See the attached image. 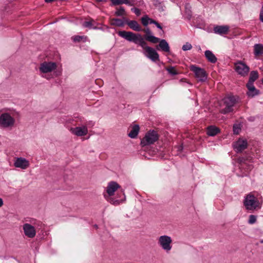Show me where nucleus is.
<instances>
[{"instance_id": "obj_1", "label": "nucleus", "mask_w": 263, "mask_h": 263, "mask_svg": "<svg viewBox=\"0 0 263 263\" xmlns=\"http://www.w3.org/2000/svg\"><path fill=\"white\" fill-rule=\"evenodd\" d=\"M118 34L127 41L133 42L141 47L143 49V53L152 61L155 62L159 60L158 53L154 48L147 45V43L140 34H136L130 31H119Z\"/></svg>"}, {"instance_id": "obj_2", "label": "nucleus", "mask_w": 263, "mask_h": 263, "mask_svg": "<svg viewBox=\"0 0 263 263\" xmlns=\"http://www.w3.org/2000/svg\"><path fill=\"white\" fill-rule=\"evenodd\" d=\"M120 187V186L116 182H109L106 188V194H104L105 199L111 204L118 205L120 204L123 200L118 199L113 197L115 192Z\"/></svg>"}, {"instance_id": "obj_3", "label": "nucleus", "mask_w": 263, "mask_h": 263, "mask_svg": "<svg viewBox=\"0 0 263 263\" xmlns=\"http://www.w3.org/2000/svg\"><path fill=\"white\" fill-rule=\"evenodd\" d=\"M243 204L248 210L253 211L260 208L257 199L252 194H248L243 201Z\"/></svg>"}, {"instance_id": "obj_4", "label": "nucleus", "mask_w": 263, "mask_h": 263, "mask_svg": "<svg viewBox=\"0 0 263 263\" xmlns=\"http://www.w3.org/2000/svg\"><path fill=\"white\" fill-rule=\"evenodd\" d=\"M172 239L168 235H162L158 238V244L166 253L169 252L172 248Z\"/></svg>"}, {"instance_id": "obj_5", "label": "nucleus", "mask_w": 263, "mask_h": 263, "mask_svg": "<svg viewBox=\"0 0 263 263\" xmlns=\"http://www.w3.org/2000/svg\"><path fill=\"white\" fill-rule=\"evenodd\" d=\"M158 138L159 137L157 132L155 130H149L141 140V145L142 146H144L153 144L158 140Z\"/></svg>"}, {"instance_id": "obj_6", "label": "nucleus", "mask_w": 263, "mask_h": 263, "mask_svg": "<svg viewBox=\"0 0 263 263\" xmlns=\"http://www.w3.org/2000/svg\"><path fill=\"white\" fill-rule=\"evenodd\" d=\"M15 123V119L8 113H3L0 116V126L5 127H11Z\"/></svg>"}, {"instance_id": "obj_7", "label": "nucleus", "mask_w": 263, "mask_h": 263, "mask_svg": "<svg viewBox=\"0 0 263 263\" xmlns=\"http://www.w3.org/2000/svg\"><path fill=\"white\" fill-rule=\"evenodd\" d=\"M225 107L223 108L221 112L226 114L230 112L233 110V107L236 103V100L234 96H229L223 99Z\"/></svg>"}, {"instance_id": "obj_8", "label": "nucleus", "mask_w": 263, "mask_h": 263, "mask_svg": "<svg viewBox=\"0 0 263 263\" xmlns=\"http://www.w3.org/2000/svg\"><path fill=\"white\" fill-rule=\"evenodd\" d=\"M190 70L194 73L195 77L198 81L204 82L206 81L207 74L203 69L192 65L190 66Z\"/></svg>"}, {"instance_id": "obj_9", "label": "nucleus", "mask_w": 263, "mask_h": 263, "mask_svg": "<svg viewBox=\"0 0 263 263\" xmlns=\"http://www.w3.org/2000/svg\"><path fill=\"white\" fill-rule=\"evenodd\" d=\"M234 69L236 72L242 77L247 76L250 70L249 67L241 61H238L235 63Z\"/></svg>"}, {"instance_id": "obj_10", "label": "nucleus", "mask_w": 263, "mask_h": 263, "mask_svg": "<svg viewBox=\"0 0 263 263\" xmlns=\"http://www.w3.org/2000/svg\"><path fill=\"white\" fill-rule=\"evenodd\" d=\"M14 166L22 170H26L29 166V162L24 158L17 157L15 159Z\"/></svg>"}, {"instance_id": "obj_11", "label": "nucleus", "mask_w": 263, "mask_h": 263, "mask_svg": "<svg viewBox=\"0 0 263 263\" xmlns=\"http://www.w3.org/2000/svg\"><path fill=\"white\" fill-rule=\"evenodd\" d=\"M56 68L55 63L45 62L41 64L40 70L43 73H48L54 70Z\"/></svg>"}, {"instance_id": "obj_12", "label": "nucleus", "mask_w": 263, "mask_h": 263, "mask_svg": "<svg viewBox=\"0 0 263 263\" xmlns=\"http://www.w3.org/2000/svg\"><path fill=\"white\" fill-rule=\"evenodd\" d=\"M24 233L29 238H33L36 235V231L33 226L29 223H26L23 227Z\"/></svg>"}, {"instance_id": "obj_13", "label": "nucleus", "mask_w": 263, "mask_h": 263, "mask_svg": "<svg viewBox=\"0 0 263 263\" xmlns=\"http://www.w3.org/2000/svg\"><path fill=\"white\" fill-rule=\"evenodd\" d=\"M70 130L73 134L77 136H85L88 133L87 127L86 126L71 128Z\"/></svg>"}, {"instance_id": "obj_14", "label": "nucleus", "mask_w": 263, "mask_h": 263, "mask_svg": "<svg viewBox=\"0 0 263 263\" xmlns=\"http://www.w3.org/2000/svg\"><path fill=\"white\" fill-rule=\"evenodd\" d=\"M247 146L248 142L246 140L239 139L234 144V148L236 152L239 153L247 148Z\"/></svg>"}, {"instance_id": "obj_15", "label": "nucleus", "mask_w": 263, "mask_h": 263, "mask_svg": "<svg viewBox=\"0 0 263 263\" xmlns=\"http://www.w3.org/2000/svg\"><path fill=\"white\" fill-rule=\"evenodd\" d=\"M230 27L228 25L219 26L217 25L214 27V32L220 35H224L228 34Z\"/></svg>"}, {"instance_id": "obj_16", "label": "nucleus", "mask_w": 263, "mask_h": 263, "mask_svg": "<svg viewBox=\"0 0 263 263\" xmlns=\"http://www.w3.org/2000/svg\"><path fill=\"white\" fill-rule=\"evenodd\" d=\"M247 87L248 89L247 95L250 97H254L259 93V91L256 89L253 84H247Z\"/></svg>"}, {"instance_id": "obj_17", "label": "nucleus", "mask_w": 263, "mask_h": 263, "mask_svg": "<svg viewBox=\"0 0 263 263\" xmlns=\"http://www.w3.org/2000/svg\"><path fill=\"white\" fill-rule=\"evenodd\" d=\"M159 44L158 46H157V49L159 50L160 49L162 51L169 52L170 51V48L168 43L164 39L160 40Z\"/></svg>"}, {"instance_id": "obj_18", "label": "nucleus", "mask_w": 263, "mask_h": 263, "mask_svg": "<svg viewBox=\"0 0 263 263\" xmlns=\"http://www.w3.org/2000/svg\"><path fill=\"white\" fill-rule=\"evenodd\" d=\"M204 55L206 59L212 63H215L217 62V59L214 54V53L210 50H206Z\"/></svg>"}, {"instance_id": "obj_19", "label": "nucleus", "mask_w": 263, "mask_h": 263, "mask_svg": "<svg viewBox=\"0 0 263 263\" xmlns=\"http://www.w3.org/2000/svg\"><path fill=\"white\" fill-rule=\"evenodd\" d=\"M140 127L137 124H135L132 126V129L128 133V136L131 138H135L137 137L139 132Z\"/></svg>"}, {"instance_id": "obj_20", "label": "nucleus", "mask_w": 263, "mask_h": 263, "mask_svg": "<svg viewBox=\"0 0 263 263\" xmlns=\"http://www.w3.org/2000/svg\"><path fill=\"white\" fill-rule=\"evenodd\" d=\"M254 54L255 57H258L263 54V45L261 44H256L254 46Z\"/></svg>"}, {"instance_id": "obj_21", "label": "nucleus", "mask_w": 263, "mask_h": 263, "mask_svg": "<svg viewBox=\"0 0 263 263\" xmlns=\"http://www.w3.org/2000/svg\"><path fill=\"white\" fill-rule=\"evenodd\" d=\"M220 132L219 129L215 126H210L207 128L206 134L210 136H214Z\"/></svg>"}, {"instance_id": "obj_22", "label": "nucleus", "mask_w": 263, "mask_h": 263, "mask_svg": "<svg viewBox=\"0 0 263 263\" xmlns=\"http://www.w3.org/2000/svg\"><path fill=\"white\" fill-rule=\"evenodd\" d=\"M128 26L133 30L136 31H140L141 30V28L136 21H130L127 22Z\"/></svg>"}, {"instance_id": "obj_23", "label": "nucleus", "mask_w": 263, "mask_h": 263, "mask_svg": "<svg viewBox=\"0 0 263 263\" xmlns=\"http://www.w3.org/2000/svg\"><path fill=\"white\" fill-rule=\"evenodd\" d=\"M258 78V73L257 71H252L250 72L249 79L248 83L253 84Z\"/></svg>"}, {"instance_id": "obj_24", "label": "nucleus", "mask_w": 263, "mask_h": 263, "mask_svg": "<svg viewBox=\"0 0 263 263\" xmlns=\"http://www.w3.org/2000/svg\"><path fill=\"white\" fill-rule=\"evenodd\" d=\"M144 39L152 43H157L159 42L160 39L152 34L145 35Z\"/></svg>"}, {"instance_id": "obj_25", "label": "nucleus", "mask_w": 263, "mask_h": 263, "mask_svg": "<svg viewBox=\"0 0 263 263\" xmlns=\"http://www.w3.org/2000/svg\"><path fill=\"white\" fill-rule=\"evenodd\" d=\"M111 24L119 27H122L124 25V22L119 18H113L111 20Z\"/></svg>"}, {"instance_id": "obj_26", "label": "nucleus", "mask_w": 263, "mask_h": 263, "mask_svg": "<svg viewBox=\"0 0 263 263\" xmlns=\"http://www.w3.org/2000/svg\"><path fill=\"white\" fill-rule=\"evenodd\" d=\"M87 39V36H80V35H76L72 37V40L74 42H80L82 41L83 42H85Z\"/></svg>"}, {"instance_id": "obj_27", "label": "nucleus", "mask_w": 263, "mask_h": 263, "mask_svg": "<svg viewBox=\"0 0 263 263\" xmlns=\"http://www.w3.org/2000/svg\"><path fill=\"white\" fill-rule=\"evenodd\" d=\"M166 70L167 72L172 76L177 75L178 74V72L177 71L175 67L170 66L166 68Z\"/></svg>"}, {"instance_id": "obj_28", "label": "nucleus", "mask_w": 263, "mask_h": 263, "mask_svg": "<svg viewBox=\"0 0 263 263\" xmlns=\"http://www.w3.org/2000/svg\"><path fill=\"white\" fill-rule=\"evenodd\" d=\"M115 15L116 16H123L125 15V11L124 8L123 7H120L115 12Z\"/></svg>"}, {"instance_id": "obj_29", "label": "nucleus", "mask_w": 263, "mask_h": 263, "mask_svg": "<svg viewBox=\"0 0 263 263\" xmlns=\"http://www.w3.org/2000/svg\"><path fill=\"white\" fill-rule=\"evenodd\" d=\"M94 22L93 20H91L90 21L84 22L83 24V26L84 27H87V28H92L93 29H97L96 27H92V22Z\"/></svg>"}, {"instance_id": "obj_30", "label": "nucleus", "mask_w": 263, "mask_h": 263, "mask_svg": "<svg viewBox=\"0 0 263 263\" xmlns=\"http://www.w3.org/2000/svg\"><path fill=\"white\" fill-rule=\"evenodd\" d=\"M192 45L190 43L187 42V43H186L185 44L183 45L182 49L183 51H187V50H191L192 49Z\"/></svg>"}, {"instance_id": "obj_31", "label": "nucleus", "mask_w": 263, "mask_h": 263, "mask_svg": "<svg viewBox=\"0 0 263 263\" xmlns=\"http://www.w3.org/2000/svg\"><path fill=\"white\" fill-rule=\"evenodd\" d=\"M141 22L144 26H147L149 24V17L147 16L142 17Z\"/></svg>"}, {"instance_id": "obj_32", "label": "nucleus", "mask_w": 263, "mask_h": 263, "mask_svg": "<svg viewBox=\"0 0 263 263\" xmlns=\"http://www.w3.org/2000/svg\"><path fill=\"white\" fill-rule=\"evenodd\" d=\"M256 221V216L253 215L249 216L248 222L250 224H253Z\"/></svg>"}, {"instance_id": "obj_33", "label": "nucleus", "mask_w": 263, "mask_h": 263, "mask_svg": "<svg viewBox=\"0 0 263 263\" xmlns=\"http://www.w3.org/2000/svg\"><path fill=\"white\" fill-rule=\"evenodd\" d=\"M240 130V127L239 125L235 124L233 126V132L234 134H238Z\"/></svg>"}, {"instance_id": "obj_34", "label": "nucleus", "mask_w": 263, "mask_h": 263, "mask_svg": "<svg viewBox=\"0 0 263 263\" xmlns=\"http://www.w3.org/2000/svg\"><path fill=\"white\" fill-rule=\"evenodd\" d=\"M132 11H134V12L137 15L139 16L141 14L140 10L136 8H132Z\"/></svg>"}, {"instance_id": "obj_35", "label": "nucleus", "mask_w": 263, "mask_h": 263, "mask_svg": "<svg viewBox=\"0 0 263 263\" xmlns=\"http://www.w3.org/2000/svg\"><path fill=\"white\" fill-rule=\"evenodd\" d=\"M122 4H127L129 6H132L133 5L130 3L129 0H120V5Z\"/></svg>"}, {"instance_id": "obj_36", "label": "nucleus", "mask_w": 263, "mask_h": 263, "mask_svg": "<svg viewBox=\"0 0 263 263\" xmlns=\"http://www.w3.org/2000/svg\"><path fill=\"white\" fill-rule=\"evenodd\" d=\"M259 20L261 22H263V6L262 7L260 12Z\"/></svg>"}, {"instance_id": "obj_37", "label": "nucleus", "mask_w": 263, "mask_h": 263, "mask_svg": "<svg viewBox=\"0 0 263 263\" xmlns=\"http://www.w3.org/2000/svg\"><path fill=\"white\" fill-rule=\"evenodd\" d=\"M143 31L146 33L145 35H150V34H152V32L151 31V30L148 28H145L143 30Z\"/></svg>"}, {"instance_id": "obj_38", "label": "nucleus", "mask_w": 263, "mask_h": 263, "mask_svg": "<svg viewBox=\"0 0 263 263\" xmlns=\"http://www.w3.org/2000/svg\"><path fill=\"white\" fill-rule=\"evenodd\" d=\"M114 5H120V0H110Z\"/></svg>"}, {"instance_id": "obj_39", "label": "nucleus", "mask_w": 263, "mask_h": 263, "mask_svg": "<svg viewBox=\"0 0 263 263\" xmlns=\"http://www.w3.org/2000/svg\"><path fill=\"white\" fill-rule=\"evenodd\" d=\"M156 21L152 19V18H149V24H155L156 23Z\"/></svg>"}, {"instance_id": "obj_40", "label": "nucleus", "mask_w": 263, "mask_h": 263, "mask_svg": "<svg viewBox=\"0 0 263 263\" xmlns=\"http://www.w3.org/2000/svg\"><path fill=\"white\" fill-rule=\"evenodd\" d=\"M155 25L157 27V28L160 29H162V27L160 25V24H159L157 22H156V23L155 24Z\"/></svg>"}, {"instance_id": "obj_41", "label": "nucleus", "mask_w": 263, "mask_h": 263, "mask_svg": "<svg viewBox=\"0 0 263 263\" xmlns=\"http://www.w3.org/2000/svg\"><path fill=\"white\" fill-rule=\"evenodd\" d=\"M4 204V202L2 198H0V208L2 207Z\"/></svg>"}, {"instance_id": "obj_42", "label": "nucleus", "mask_w": 263, "mask_h": 263, "mask_svg": "<svg viewBox=\"0 0 263 263\" xmlns=\"http://www.w3.org/2000/svg\"><path fill=\"white\" fill-rule=\"evenodd\" d=\"M56 0H45L46 3H51L55 1Z\"/></svg>"}, {"instance_id": "obj_43", "label": "nucleus", "mask_w": 263, "mask_h": 263, "mask_svg": "<svg viewBox=\"0 0 263 263\" xmlns=\"http://www.w3.org/2000/svg\"><path fill=\"white\" fill-rule=\"evenodd\" d=\"M179 150H182V146H180V147L179 148Z\"/></svg>"}, {"instance_id": "obj_44", "label": "nucleus", "mask_w": 263, "mask_h": 263, "mask_svg": "<svg viewBox=\"0 0 263 263\" xmlns=\"http://www.w3.org/2000/svg\"><path fill=\"white\" fill-rule=\"evenodd\" d=\"M198 50H201V47H200V46H199L198 47Z\"/></svg>"}, {"instance_id": "obj_45", "label": "nucleus", "mask_w": 263, "mask_h": 263, "mask_svg": "<svg viewBox=\"0 0 263 263\" xmlns=\"http://www.w3.org/2000/svg\"><path fill=\"white\" fill-rule=\"evenodd\" d=\"M102 1V0H96V1L99 2H101Z\"/></svg>"}, {"instance_id": "obj_46", "label": "nucleus", "mask_w": 263, "mask_h": 263, "mask_svg": "<svg viewBox=\"0 0 263 263\" xmlns=\"http://www.w3.org/2000/svg\"><path fill=\"white\" fill-rule=\"evenodd\" d=\"M261 81H262V83L263 84V79H262Z\"/></svg>"}]
</instances>
